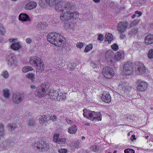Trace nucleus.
I'll return each instance as SVG.
<instances>
[{
	"instance_id": "obj_13",
	"label": "nucleus",
	"mask_w": 153,
	"mask_h": 153,
	"mask_svg": "<svg viewBox=\"0 0 153 153\" xmlns=\"http://www.w3.org/2000/svg\"><path fill=\"white\" fill-rule=\"evenodd\" d=\"M128 24L126 22H120L117 26V31L120 33H123L126 30Z\"/></svg>"
},
{
	"instance_id": "obj_64",
	"label": "nucleus",
	"mask_w": 153,
	"mask_h": 153,
	"mask_svg": "<svg viewBox=\"0 0 153 153\" xmlns=\"http://www.w3.org/2000/svg\"><path fill=\"white\" fill-rule=\"evenodd\" d=\"M117 152V151H114V153H116V152Z\"/></svg>"
},
{
	"instance_id": "obj_33",
	"label": "nucleus",
	"mask_w": 153,
	"mask_h": 153,
	"mask_svg": "<svg viewBox=\"0 0 153 153\" xmlns=\"http://www.w3.org/2000/svg\"><path fill=\"white\" fill-rule=\"evenodd\" d=\"M35 74L33 73H28L25 76L32 81H33L35 78Z\"/></svg>"
},
{
	"instance_id": "obj_2",
	"label": "nucleus",
	"mask_w": 153,
	"mask_h": 153,
	"mask_svg": "<svg viewBox=\"0 0 153 153\" xmlns=\"http://www.w3.org/2000/svg\"><path fill=\"white\" fill-rule=\"evenodd\" d=\"M48 40L51 43L59 46L65 43V38L62 35L56 33H49L47 36Z\"/></svg>"
},
{
	"instance_id": "obj_23",
	"label": "nucleus",
	"mask_w": 153,
	"mask_h": 153,
	"mask_svg": "<svg viewBox=\"0 0 153 153\" xmlns=\"http://www.w3.org/2000/svg\"><path fill=\"white\" fill-rule=\"evenodd\" d=\"M110 51H107L106 54V57L107 58V60L108 61H110V62L113 63L115 62L116 60H115V57L113 56V53L111 52L110 53Z\"/></svg>"
},
{
	"instance_id": "obj_15",
	"label": "nucleus",
	"mask_w": 153,
	"mask_h": 153,
	"mask_svg": "<svg viewBox=\"0 0 153 153\" xmlns=\"http://www.w3.org/2000/svg\"><path fill=\"white\" fill-rule=\"evenodd\" d=\"M59 134H55L53 137V141L55 143L61 144H65L67 142V139L65 138H59Z\"/></svg>"
},
{
	"instance_id": "obj_9",
	"label": "nucleus",
	"mask_w": 153,
	"mask_h": 153,
	"mask_svg": "<svg viewBox=\"0 0 153 153\" xmlns=\"http://www.w3.org/2000/svg\"><path fill=\"white\" fill-rule=\"evenodd\" d=\"M136 67L135 68V72L137 74H143L145 72V66L143 64L139 62L135 63Z\"/></svg>"
},
{
	"instance_id": "obj_25",
	"label": "nucleus",
	"mask_w": 153,
	"mask_h": 153,
	"mask_svg": "<svg viewBox=\"0 0 153 153\" xmlns=\"http://www.w3.org/2000/svg\"><path fill=\"white\" fill-rule=\"evenodd\" d=\"M77 127L75 125H73L72 126L69 127L68 129V132L71 134H75L77 131Z\"/></svg>"
},
{
	"instance_id": "obj_19",
	"label": "nucleus",
	"mask_w": 153,
	"mask_h": 153,
	"mask_svg": "<svg viewBox=\"0 0 153 153\" xmlns=\"http://www.w3.org/2000/svg\"><path fill=\"white\" fill-rule=\"evenodd\" d=\"M37 5V3L35 1H31L26 4L24 8L27 10H31L35 8Z\"/></svg>"
},
{
	"instance_id": "obj_49",
	"label": "nucleus",
	"mask_w": 153,
	"mask_h": 153,
	"mask_svg": "<svg viewBox=\"0 0 153 153\" xmlns=\"http://www.w3.org/2000/svg\"><path fill=\"white\" fill-rule=\"evenodd\" d=\"M138 23V21L137 20H134V21L131 22L130 26L131 27H133L136 25Z\"/></svg>"
},
{
	"instance_id": "obj_60",
	"label": "nucleus",
	"mask_w": 153,
	"mask_h": 153,
	"mask_svg": "<svg viewBox=\"0 0 153 153\" xmlns=\"http://www.w3.org/2000/svg\"><path fill=\"white\" fill-rule=\"evenodd\" d=\"M31 88L32 89H36V86L34 85H32L31 86Z\"/></svg>"
},
{
	"instance_id": "obj_41",
	"label": "nucleus",
	"mask_w": 153,
	"mask_h": 153,
	"mask_svg": "<svg viewBox=\"0 0 153 153\" xmlns=\"http://www.w3.org/2000/svg\"><path fill=\"white\" fill-rule=\"evenodd\" d=\"M1 75L5 79L7 78L9 76L8 71L5 70H4L2 72Z\"/></svg>"
},
{
	"instance_id": "obj_7",
	"label": "nucleus",
	"mask_w": 153,
	"mask_h": 153,
	"mask_svg": "<svg viewBox=\"0 0 153 153\" xmlns=\"http://www.w3.org/2000/svg\"><path fill=\"white\" fill-rule=\"evenodd\" d=\"M133 68L132 64L130 62L125 63L123 69V72L126 75H130L133 72Z\"/></svg>"
},
{
	"instance_id": "obj_21",
	"label": "nucleus",
	"mask_w": 153,
	"mask_h": 153,
	"mask_svg": "<svg viewBox=\"0 0 153 153\" xmlns=\"http://www.w3.org/2000/svg\"><path fill=\"white\" fill-rule=\"evenodd\" d=\"M19 19L22 22L29 21L30 20L28 16L25 13H21L19 16Z\"/></svg>"
},
{
	"instance_id": "obj_44",
	"label": "nucleus",
	"mask_w": 153,
	"mask_h": 153,
	"mask_svg": "<svg viewBox=\"0 0 153 153\" xmlns=\"http://www.w3.org/2000/svg\"><path fill=\"white\" fill-rule=\"evenodd\" d=\"M85 45V44L81 42H78L76 44V46L77 48H82Z\"/></svg>"
},
{
	"instance_id": "obj_63",
	"label": "nucleus",
	"mask_w": 153,
	"mask_h": 153,
	"mask_svg": "<svg viewBox=\"0 0 153 153\" xmlns=\"http://www.w3.org/2000/svg\"><path fill=\"white\" fill-rule=\"evenodd\" d=\"M140 1L141 2H142V1L145 2L146 1V0H140Z\"/></svg>"
},
{
	"instance_id": "obj_22",
	"label": "nucleus",
	"mask_w": 153,
	"mask_h": 153,
	"mask_svg": "<svg viewBox=\"0 0 153 153\" xmlns=\"http://www.w3.org/2000/svg\"><path fill=\"white\" fill-rule=\"evenodd\" d=\"M83 111L84 116L87 119L90 120L93 111L85 108L83 110Z\"/></svg>"
},
{
	"instance_id": "obj_43",
	"label": "nucleus",
	"mask_w": 153,
	"mask_h": 153,
	"mask_svg": "<svg viewBox=\"0 0 153 153\" xmlns=\"http://www.w3.org/2000/svg\"><path fill=\"white\" fill-rule=\"evenodd\" d=\"M148 55L149 58L150 59L153 58V49H151L149 51Z\"/></svg>"
},
{
	"instance_id": "obj_16",
	"label": "nucleus",
	"mask_w": 153,
	"mask_h": 153,
	"mask_svg": "<svg viewBox=\"0 0 153 153\" xmlns=\"http://www.w3.org/2000/svg\"><path fill=\"white\" fill-rule=\"evenodd\" d=\"M101 99L103 101L108 103H109L111 100L110 94L105 92H104L102 94Z\"/></svg>"
},
{
	"instance_id": "obj_59",
	"label": "nucleus",
	"mask_w": 153,
	"mask_h": 153,
	"mask_svg": "<svg viewBox=\"0 0 153 153\" xmlns=\"http://www.w3.org/2000/svg\"><path fill=\"white\" fill-rule=\"evenodd\" d=\"M93 1L96 3H99L100 2V0H93Z\"/></svg>"
},
{
	"instance_id": "obj_62",
	"label": "nucleus",
	"mask_w": 153,
	"mask_h": 153,
	"mask_svg": "<svg viewBox=\"0 0 153 153\" xmlns=\"http://www.w3.org/2000/svg\"><path fill=\"white\" fill-rule=\"evenodd\" d=\"M85 137H82V140H83L85 139Z\"/></svg>"
},
{
	"instance_id": "obj_46",
	"label": "nucleus",
	"mask_w": 153,
	"mask_h": 153,
	"mask_svg": "<svg viewBox=\"0 0 153 153\" xmlns=\"http://www.w3.org/2000/svg\"><path fill=\"white\" fill-rule=\"evenodd\" d=\"M125 153H134V151L131 149H128L124 150Z\"/></svg>"
},
{
	"instance_id": "obj_1",
	"label": "nucleus",
	"mask_w": 153,
	"mask_h": 153,
	"mask_svg": "<svg viewBox=\"0 0 153 153\" xmlns=\"http://www.w3.org/2000/svg\"><path fill=\"white\" fill-rule=\"evenodd\" d=\"M48 83H44L39 86L35 92L36 97L42 98L49 95L50 98L52 100H55L58 94L56 91L53 89L48 90Z\"/></svg>"
},
{
	"instance_id": "obj_53",
	"label": "nucleus",
	"mask_w": 153,
	"mask_h": 153,
	"mask_svg": "<svg viewBox=\"0 0 153 153\" xmlns=\"http://www.w3.org/2000/svg\"><path fill=\"white\" fill-rule=\"evenodd\" d=\"M90 65L92 67L94 68H97V65H96L93 62H90Z\"/></svg>"
},
{
	"instance_id": "obj_4",
	"label": "nucleus",
	"mask_w": 153,
	"mask_h": 153,
	"mask_svg": "<svg viewBox=\"0 0 153 153\" xmlns=\"http://www.w3.org/2000/svg\"><path fill=\"white\" fill-rule=\"evenodd\" d=\"M64 4V1L62 0H48V4L50 7L55 6V9L57 11L61 10L62 5Z\"/></svg>"
},
{
	"instance_id": "obj_45",
	"label": "nucleus",
	"mask_w": 153,
	"mask_h": 153,
	"mask_svg": "<svg viewBox=\"0 0 153 153\" xmlns=\"http://www.w3.org/2000/svg\"><path fill=\"white\" fill-rule=\"evenodd\" d=\"M111 48L114 50L116 51L118 49V47L117 45L115 43L114 44L111 46Z\"/></svg>"
},
{
	"instance_id": "obj_50",
	"label": "nucleus",
	"mask_w": 153,
	"mask_h": 153,
	"mask_svg": "<svg viewBox=\"0 0 153 153\" xmlns=\"http://www.w3.org/2000/svg\"><path fill=\"white\" fill-rule=\"evenodd\" d=\"M67 150L65 149H59L58 152L59 153H66L67 152Z\"/></svg>"
},
{
	"instance_id": "obj_29",
	"label": "nucleus",
	"mask_w": 153,
	"mask_h": 153,
	"mask_svg": "<svg viewBox=\"0 0 153 153\" xmlns=\"http://www.w3.org/2000/svg\"><path fill=\"white\" fill-rule=\"evenodd\" d=\"M20 46L19 42L13 43L11 46V48L13 50L16 51L20 49Z\"/></svg>"
},
{
	"instance_id": "obj_28",
	"label": "nucleus",
	"mask_w": 153,
	"mask_h": 153,
	"mask_svg": "<svg viewBox=\"0 0 153 153\" xmlns=\"http://www.w3.org/2000/svg\"><path fill=\"white\" fill-rule=\"evenodd\" d=\"M105 41L108 42V43H110L113 40V37L112 35L110 33L105 34Z\"/></svg>"
},
{
	"instance_id": "obj_54",
	"label": "nucleus",
	"mask_w": 153,
	"mask_h": 153,
	"mask_svg": "<svg viewBox=\"0 0 153 153\" xmlns=\"http://www.w3.org/2000/svg\"><path fill=\"white\" fill-rule=\"evenodd\" d=\"M65 120L67 123L68 124H71L73 123V122L69 118H66Z\"/></svg>"
},
{
	"instance_id": "obj_8",
	"label": "nucleus",
	"mask_w": 153,
	"mask_h": 153,
	"mask_svg": "<svg viewBox=\"0 0 153 153\" xmlns=\"http://www.w3.org/2000/svg\"><path fill=\"white\" fill-rule=\"evenodd\" d=\"M63 10L71 12L75 8V5L71 1H68L62 5Z\"/></svg>"
},
{
	"instance_id": "obj_38",
	"label": "nucleus",
	"mask_w": 153,
	"mask_h": 153,
	"mask_svg": "<svg viewBox=\"0 0 153 153\" xmlns=\"http://www.w3.org/2000/svg\"><path fill=\"white\" fill-rule=\"evenodd\" d=\"M40 143L39 142H37V143H34L32 145V147L33 149H38L40 150V147L39 146L40 144Z\"/></svg>"
},
{
	"instance_id": "obj_47",
	"label": "nucleus",
	"mask_w": 153,
	"mask_h": 153,
	"mask_svg": "<svg viewBox=\"0 0 153 153\" xmlns=\"http://www.w3.org/2000/svg\"><path fill=\"white\" fill-rule=\"evenodd\" d=\"M90 149L93 151L96 152L98 150V147L97 146H93L91 147Z\"/></svg>"
},
{
	"instance_id": "obj_42",
	"label": "nucleus",
	"mask_w": 153,
	"mask_h": 153,
	"mask_svg": "<svg viewBox=\"0 0 153 153\" xmlns=\"http://www.w3.org/2000/svg\"><path fill=\"white\" fill-rule=\"evenodd\" d=\"M75 66L74 64L70 63L68 65V68L70 71H72L74 70Z\"/></svg>"
},
{
	"instance_id": "obj_18",
	"label": "nucleus",
	"mask_w": 153,
	"mask_h": 153,
	"mask_svg": "<svg viewBox=\"0 0 153 153\" xmlns=\"http://www.w3.org/2000/svg\"><path fill=\"white\" fill-rule=\"evenodd\" d=\"M118 88L121 91H124L126 92H128L130 91V87L128 86V85L125 82H123L120 85L118 86Z\"/></svg>"
},
{
	"instance_id": "obj_17",
	"label": "nucleus",
	"mask_w": 153,
	"mask_h": 153,
	"mask_svg": "<svg viewBox=\"0 0 153 153\" xmlns=\"http://www.w3.org/2000/svg\"><path fill=\"white\" fill-rule=\"evenodd\" d=\"M39 146L40 147L39 150L42 151L46 152L50 149L49 144L44 141H42Z\"/></svg>"
},
{
	"instance_id": "obj_30",
	"label": "nucleus",
	"mask_w": 153,
	"mask_h": 153,
	"mask_svg": "<svg viewBox=\"0 0 153 153\" xmlns=\"http://www.w3.org/2000/svg\"><path fill=\"white\" fill-rule=\"evenodd\" d=\"M27 125L30 128L34 127L36 125V122L33 119H29L27 121Z\"/></svg>"
},
{
	"instance_id": "obj_40",
	"label": "nucleus",
	"mask_w": 153,
	"mask_h": 153,
	"mask_svg": "<svg viewBox=\"0 0 153 153\" xmlns=\"http://www.w3.org/2000/svg\"><path fill=\"white\" fill-rule=\"evenodd\" d=\"M142 13L140 11H136L135 12V13L133 14L132 16V18L134 19L136 16L137 17H139L142 15Z\"/></svg>"
},
{
	"instance_id": "obj_24",
	"label": "nucleus",
	"mask_w": 153,
	"mask_h": 153,
	"mask_svg": "<svg viewBox=\"0 0 153 153\" xmlns=\"http://www.w3.org/2000/svg\"><path fill=\"white\" fill-rule=\"evenodd\" d=\"M145 43L147 45H149L153 43V35H148L145 38Z\"/></svg>"
},
{
	"instance_id": "obj_37",
	"label": "nucleus",
	"mask_w": 153,
	"mask_h": 153,
	"mask_svg": "<svg viewBox=\"0 0 153 153\" xmlns=\"http://www.w3.org/2000/svg\"><path fill=\"white\" fill-rule=\"evenodd\" d=\"M3 94L4 97L6 98H8L10 96V91L8 89H4L3 90Z\"/></svg>"
},
{
	"instance_id": "obj_57",
	"label": "nucleus",
	"mask_w": 153,
	"mask_h": 153,
	"mask_svg": "<svg viewBox=\"0 0 153 153\" xmlns=\"http://www.w3.org/2000/svg\"><path fill=\"white\" fill-rule=\"evenodd\" d=\"M120 38L122 39H126V36L123 34H122L120 35Z\"/></svg>"
},
{
	"instance_id": "obj_14",
	"label": "nucleus",
	"mask_w": 153,
	"mask_h": 153,
	"mask_svg": "<svg viewBox=\"0 0 153 153\" xmlns=\"http://www.w3.org/2000/svg\"><path fill=\"white\" fill-rule=\"evenodd\" d=\"M90 120L94 122L97 121H101L102 120V115L101 113L99 112L93 111Z\"/></svg>"
},
{
	"instance_id": "obj_3",
	"label": "nucleus",
	"mask_w": 153,
	"mask_h": 153,
	"mask_svg": "<svg viewBox=\"0 0 153 153\" xmlns=\"http://www.w3.org/2000/svg\"><path fill=\"white\" fill-rule=\"evenodd\" d=\"M29 63L30 64L34 66L37 69L41 71L44 70V66L43 61L40 58L36 56L31 57L29 60Z\"/></svg>"
},
{
	"instance_id": "obj_61",
	"label": "nucleus",
	"mask_w": 153,
	"mask_h": 153,
	"mask_svg": "<svg viewBox=\"0 0 153 153\" xmlns=\"http://www.w3.org/2000/svg\"><path fill=\"white\" fill-rule=\"evenodd\" d=\"M66 68H64V67H62L61 68V70H66Z\"/></svg>"
},
{
	"instance_id": "obj_56",
	"label": "nucleus",
	"mask_w": 153,
	"mask_h": 153,
	"mask_svg": "<svg viewBox=\"0 0 153 153\" xmlns=\"http://www.w3.org/2000/svg\"><path fill=\"white\" fill-rule=\"evenodd\" d=\"M42 25L41 24L39 23L38 24L36 27L38 29H40L41 28Z\"/></svg>"
},
{
	"instance_id": "obj_20",
	"label": "nucleus",
	"mask_w": 153,
	"mask_h": 153,
	"mask_svg": "<svg viewBox=\"0 0 153 153\" xmlns=\"http://www.w3.org/2000/svg\"><path fill=\"white\" fill-rule=\"evenodd\" d=\"M49 120V115L48 114L44 113L39 118V121L40 123H45L46 122H48Z\"/></svg>"
},
{
	"instance_id": "obj_48",
	"label": "nucleus",
	"mask_w": 153,
	"mask_h": 153,
	"mask_svg": "<svg viewBox=\"0 0 153 153\" xmlns=\"http://www.w3.org/2000/svg\"><path fill=\"white\" fill-rule=\"evenodd\" d=\"M57 119V117L55 115H54L53 116H49V120H51L53 121H55Z\"/></svg>"
},
{
	"instance_id": "obj_10",
	"label": "nucleus",
	"mask_w": 153,
	"mask_h": 153,
	"mask_svg": "<svg viewBox=\"0 0 153 153\" xmlns=\"http://www.w3.org/2000/svg\"><path fill=\"white\" fill-rule=\"evenodd\" d=\"M138 84L137 86V90L140 91L142 92L146 89L147 88L148 85L147 82L143 81H140V79L137 81Z\"/></svg>"
},
{
	"instance_id": "obj_35",
	"label": "nucleus",
	"mask_w": 153,
	"mask_h": 153,
	"mask_svg": "<svg viewBox=\"0 0 153 153\" xmlns=\"http://www.w3.org/2000/svg\"><path fill=\"white\" fill-rule=\"evenodd\" d=\"M32 67L29 66H26L22 68V71L24 73H26L30 71L33 70Z\"/></svg>"
},
{
	"instance_id": "obj_6",
	"label": "nucleus",
	"mask_w": 153,
	"mask_h": 153,
	"mask_svg": "<svg viewBox=\"0 0 153 153\" xmlns=\"http://www.w3.org/2000/svg\"><path fill=\"white\" fill-rule=\"evenodd\" d=\"M6 60L9 66L13 68L17 65V59L15 54L10 53L6 57Z\"/></svg>"
},
{
	"instance_id": "obj_5",
	"label": "nucleus",
	"mask_w": 153,
	"mask_h": 153,
	"mask_svg": "<svg viewBox=\"0 0 153 153\" xmlns=\"http://www.w3.org/2000/svg\"><path fill=\"white\" fill-rule=\"evenodd\" d=\"M102 73L105 78L111 79L114 76L115 72L112 68L109 67H105L103 68Z\"/></svg>"
},
{
	"instance_id": "obj_52",
	"label": "nucleus",
	"mask_w": 153,
	"mask_h": 153,
	"mask_svg": "<svg viewBox=\"0 0 153 153\" xmlns=\"http://www.w3.org/2000/svg\"><path fill=\"white\" fill-rule=\"evenodd\" d=\"M4 28L2 26H0V34H4Z\"/></svg>"
},
{
	"instance_id": "obj_36",
	"label": "nucleus",
	"mask_w": 153,
	"mask_h": 153,
	"mask_svg": "<svg viewBox=\"0 0 153 153\" xmlns=\"http://www.w3.org/2000/svg\"><path fill=\"white\" fill-rule=\"evenodd\" d=\"M138 32L137 28H133L131 29V31L129 32V34L130 36H132L136 34Z\"/></svg>"
},
{
	"instance_id": "obj_55",
	"label": "nucleus",
	"mask_w": 153,
	"mask_h": 153,
	"mask_svg": "<svg viewBox=\"0 0 153 153\" xmlns=\"http://www.w3.org/2000/svg\"><path fill=\"white\" fill-rule=\"evenodd\" d=\"M26 42L28 44H30L32 42V40L30 38H27L26 39Z\"/></svg>"
},
{
	"instance_id": "obj_11",
	"label": "nucleus",
	"mask_w": 153,
	"mask_h": 153,
	"mask_svg": "<svg viewBox=\"0 0 153 153\" xmlns=\"http://www.w3.org/2000/svg\"><path fill=\"white\" fill-rule=\"evenodd\" d=\"M24 97V94L18 93L13 94V100L15 103H19L23 100Z\"/></svg>"
},
{
	"instance_id": "obj_31",
	"label": "nucleus",
	"mask_w": 153,
	"mask_h": 153,
	"mask_svg": "<svg viewBox=\"0 0 153 153\" xmlns=\"http://www.w3.org/2000/svg\"><path fill=\"white\" fill-rule=\"evenodd\" d=\"M78 13L77 11L70 12V19H76L78 17Z\"/></svg>"
},
{
	"instance_id": "obj_51",
	"label": "nucleus",
	"mask_w": 153,
	"mask_h": 153,
	"mask_svg": "<svg viewBox=\"0 0 153 153\" xmlns=\"http://www.w3.org/2000/svg\"><path fill=\"white\" fill-rule=\"evenodd\" d=\"M99 36L97 38V40L101 41H102L104 39L103 35L100 34H99Z\"/></svg>"
},
{
	"instance_id": "obj_26",
	"label": "nucleus",
	"mask_w": 153,
	"mask_h": 153,
	"mask_svg": "<svg viewBox=\"0 0 153 153\" xmlns=\"http://www.w3.org/2000/svg\"><path fill=\"white\" fill-rule=\"evenodd\" d=\"M58 96L56 97V99L58 101H62L64 100L66 98V94L65 93H59L58 92Z\"/></svg>"
},
{
	"instance_id": "obj_32",
	"label": "nucleus",
	"mask_w": 153,
	"mask_h": 153,
	"mask_svg": "<svg viewBox=\"0 0 153 153\" xmlns=\"http://www.w3.org/2000/svg\"><path fill=\"white\" fill-rule=\"evenodd\" d=\"M48 0H40L39 2V5L42 7H45L48 4Z\"/></svg>"
},
{
	"instance_id": "obj_27",
	"label": "nucleus",
	"mask_w": 153,
	"mask_h": 153,
	"mask_svg": "<svg viewBox=\"0 0 153 153\" xmlns=\"http://www.w3.org/2000/svg\"><path fill=\"white\" fill-rule=\"evenodd\" d=\"M115 60L116 62L120 61L123 57V55H122L121 53L120 52H117L115 54Z\"/></svg>"
},
{
	"instance_id": "obj_34",
	"label": "nucleus",
	"mask_w": 153,
	"mask_h": 153,
	"mask_svg": "<svg viewBox=\"0 0 153 153\" xmlns=\"http://www.w3.org/2000/svg\"><path fill=\"white\" fill-rule=\"evenodd\" d=\"M6 127L11 131L15 130L16 128V125L13 123H9L7 125Z\"/></svg>"
},
{
	"instance_id": "obj_12",
	"label": "nucleus",
	"mask_w": 153,
	"mask_h": 153,
	"mask_svg": "<svg viewBox=\"0 0 153 153\" xmlns=\"http://www.w3.org/2000/svg\"><path fill=\"white\" fill-rule=\"evenodd\" d=\"M61 10L59 11H57L58 12H61L62 13L60 15V19L62 21H67L70 19V12L63 10V7H62Z\"/></svg>"
},
{
	"instance_id": "obj_39",
	"label": "nucleus",
	"mask_w": 153,
	"mask_h": 153,
	"mask_svg": "<svg viewBox=\"0 0 153 153\" xmlns=\"http://www.w3.org/2000/svg\"><path fill=\"white\" fill-rule=\"evenodd\" d=\"M93 48L92 45L91 44L87 45L85 47L84 51L85 52H88L91 50Z\"/></svg>"
},
{
	"instance_id": "obj_58",
	"label": "nucleus",
	"mask_w": 153,
	"mask_h": 153,
	"mask_svg": "<svg viewBox=\"0 0 153 153\" xmlns=\"http://www.w3.org/2000/svg\"><path fill=\"white\" fill-rule=\"evenodd\" d=\"M131 139L132 140H135L136 138H135V135H133L131 136Z\"/></svg>"
}]
</instances>
